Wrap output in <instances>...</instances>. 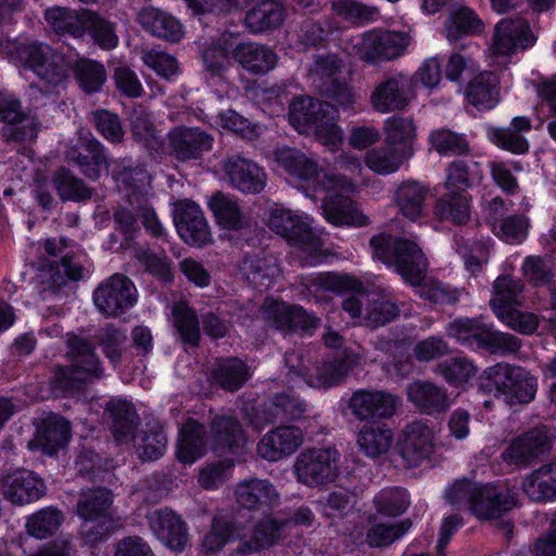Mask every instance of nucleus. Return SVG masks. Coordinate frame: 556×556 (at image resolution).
<instances>
[{"mask_svg": "<svg viewBox=\"0 0 556 556\" xmlns=\"http://www.w3.org/2000/svg\"><path fill=\"white\" fill-rule=\"evenodd\" d=\"M409 85V78L403 73L377 83L369 98L372 110L381 114L406 110L412 101Z\"/></svg>", "mask_w": 556, "mask_h": 556, "instance_id": "15", "label": "nucleus"}, {"mask_svg": "<svg viewBox=\"0 0 556 556\" xmlns=\"http://www.w3.org/2000/svg\"><path fill=\"white\" fill-rule=\"evenodd\" d=\"M494 298L491 306L496 316H505V312L520 305L522 285L509 276H501L494 281Z\"/></svg>", "mask_w": 556, "mask_h": 556, "instance_id": "58", "label": "nucleus"}, {"mask_svg": "<svg viewBox=\"0 0 556 556\" xmlns=\"http://www.w3.org/2000/svg\"><path fill=\"white\" fill-rule=\"evenodd\" d=\"M149 526L154 535L170 549H185L189 536L185 521L172 509L162 508L151 511L148 516Z\"/></svg>", "mask_w": 556, "mask_h": 556, "instance_id": "27", "label": "nucleus"}, {"mask_svg": "<svg viewBox=\"0 0 556 556\" xmlns=\"http://www.w3.org/2000/svg\"><path fill=\"white\" fill-rule=\"evenodd\" d=\"M409 159L408 149H397L392 146L371 149L365 156L366 165L378 174L396 172Z\"/></svg>", "mask_w": 556, "mask_h": 556, "instance_id": "55", "label": "nucleus"}, {"mask_svg": "<svg viewBox=\"0 0 556 556\" xmlns=\"http://www.w3.org/2000/svg\"><path fill=\"white\" fill-rule=\"evenodd\" d=\"M45 18L56 33H67L76 38L84 35L81 13L64 7L47 9Z\"/></svg>", "mask_w": 556, "mask_h": 556, "instance_id": "62", "label": "nucleus"}, {"mask_svg": "<svg viewBox=\"0 0 556 556\" xmlns=\"http://www.w3.org/2000/svg\"><path fill=\"white\" fill-rule=\"evenodd\" d=\"M129 123L135 141L151 150H156L162 144V136L152 122L150 113L143 106L138 105L132 109Z\"/></svg>", "mask_w": 556, "mask_h": 556, "instance_id": "53", "label": "nucleus"}, {"mask_svg": "<svg viewBox=\"0 0 556 556\" xmlns=\"http://www.w3.org/2000/svg\"><path fill=\"white\" fill-rule=\"evenodd\" d=\"M467 101L480 111L491 110L500 102V78L494 72H482L467 85Z\"/></svg>", "mask_w": 556, "mask_h": 556, "instance_id": "41", "label": "nucleus"}, {"mask_svg": "<svg viewBox=\"0 0 556 556\" xmlns=\"http://www.w3.org/2000/svg\"><path fill=\"white\" fill-rule=\"evenodd\" d=\"M235 496L240 507L262 515L269 514L280 503L279 492L267 479L250 478L239 482Z\"/></svg>", "mask_w": 556, "mask_h": 556, "instance_id": "19", "label": "nucleus"}, {"mask_svg": "<svg viewBox=\"0 0 556 556\" xmlns=\"http://www.w3.org/2000/svg\"><path fill=\"white\" fill-rule=\"evenodd\" d=\"M447 334L458 341L477 345L491 354L514 353L520 348L517 337L494 331L476 319L463 318L453 321L447 327Z\"/></svg>", "mask_w": 556, "mask_h": 556, "instance_id": "7", "label": "nucleus"}, {"mask_svg": "<svg viewBox=\"0 0 556 556\" xmlns=\"http://www.w3.org/2000/svg\"><path fill=\"white\" fill-rule=\"evenodd\" d=\"M311 285L315 288V291L336 293L352 291L342 301V308L358 325L375 329L392 323L400 315L396 303L381 296L370 299L362 291V283L352 276L323 273L314 277Z\"/></svg>", "mask_w": 556, "mask_h": 556, "instance_id": "1", "label": "nucleus"}, {"mask_svg": "<svg viewBox=\"0 0 556 556\" xmlns=\"http://www.w3.org/2000/svg\"><path fill=\"white\" fill-rule=\"evenodd\" d=\"M287 16L282 0H257L245 13L244 25L253 34L279 28Z\"/></svg>", "mask_w": 556, "mask_h": 556, "instance_id": "34", "label": "nucleus"}, {"mask_svg": "<svg viewBox=\"0 0 556 556\" xmlns=\"http://www.w3.org/2000/svg\"><path fill=\"white\" fill-rule=\"evenodd\" d=\"M65 157L92 181L99 180L102 173L109 172L105 147L93 137L83 138L79 147H72L66 151Z\"/></svg>", "mask_w": 556, "mask_h": 556, "instance_id": "23", "label": "nucleus"}, {"mask_svg": "<svg viewBox=\"0 0 556 556\" xmlns=\"http://www.w3.org/2000/svg\"><path fill=\"white\" fill-rule=\"evenodd\" d=\"M63 522V514L54 507H46L27 519L26 528L31 536L46 539L52 535Z\"/></svg>", "mask_w": 556, "mask_h": 556, "instance_id": "64", "label": "nucleus"}, {"mask_svg": "<svg viewBox=\"0 0 556 556\" xmlns=\"http://www.w3.org/2000/svg\"><path fill=\"white\" fill-rule=\"evenodd\" d=\"M138 23L154 37L169 42H178L184 37L181 23L162 10L148 7L138 13Z\"/></svg>", "mask_w": 556, "mask_h": 556, "instance_id": "39", "label": "nucleus"}, {"mask_svg": "<svg viewBox=\"0 0 556 556\" xmlns=\"http://www.w3.org/2000/svg\"><path fill=\"white\" fill-rule=\"evenodd\" d=\"M445 496L457 508L468 507L480 520L500 518L518 504V493L513 486L481 484L466 479L456 481Z\"/></svg>", "mask_w": 556, "mask_h": 556, "instance_id": "2", "label": "nucleus"}, {"mask_svg": "<svg viewBox=\"0 0 556 556\" xmlns=\"http://www.w3.org/2000/svg\"><path fill=\"white\" fill-rule=\"evenodd\" d=\"M397 452L408 467H416L433 452V432L421 420L405 426L397 439Z\"/></svg>", "mask_w": 556, "mask_h": 556, "instance_id": "17", "label": "nucleus"}, {"mask_svg": "<svg viewBox=\"0 0 556 556\" xmlns=\"http://www.w3.org/2000/svg\"><path fill=\"white\" fill-rule=\"evenodd\" d=\"M428 193V186L417 180H406L395 191V204L404 217L416 220L424 215Z\"/></svg>", "mask_w": 556, "mask_h": 556, "instance_id": "43", "label": "nucleus"}, {"mask_svg": "<svg viewBox=\"0 0 556 556\" xmlns=\"http://www.w3.org/2000/svg\"><path fill=\"white\" fill-rule=\"evenodd\" d=\"M15 50L21 65L31 71L43 85L56 87L67 79L70 63L51 46L30 41L18 43Z\"/></svg>", "mask_w": 556, "mask_h": 556, "instance_id": "5", "label": "nucleus"}, {"mask_svg": "<svg viewBox=\"0 0 556 556\" xmlns=\"http://www.w3.org/2000/svg\"><path fill=\"white\" fill-rule=\"evenodd\" d=\"M485 374L490 384L510 405L529 403L535 395V379L521 367L500 363L489 368Z\"/></svg>", "mask_w": 556, "mask_h": 556, "instance_id": "11", "label": "nucleus"}, {"mask_svg": "<svg viewBox=\"0 0 556 556\" xmlns=\"http://www.w3.org/2000/svg\"><path fill=\"white\" fill-rule=\"evenodd\" d=\"M175 225L181 239L192 245L203 247L212 241L206 218L192 201H180L175 210Z\"/></svg>", "mask_w": 556, "mask_h": 556, "instance_id": "21", "label": "nucleus"}, {"mask_svg": "<svg viewBox=\"0 0 556 556\" xmlns=\"http://www.w3.org/2000/svg\"><path fill=\"white\" fill-rule=\"evenodd\" d=\"M409 42L410 37L406 33L372 29L364 33L353 49L361 61L376 65L403 55Z\"/></svg>", "mask_w": 556, "mask_h": 556, "instance_id": "9", "label": "nucleus"}, {"mask_svg": "<svg viewBox=\"0 0 556 556\" xmlns=\"http://www.w3.org/2000/svg\"><path fill=\"white\" fill-rule=\"evenodd\" d=\"M268 225L277 235L294 244L314 248L317 241V237L313 233L311 226L291 211H273Z\"/></svg>", "mask_w": 556, "mask_h": 556, "instance_id": "33", "label": "nucleus"}, {"mask_svg": "<svg viewBox=\"0 0 556 556\" xmlns=\"http://www.w3.org/2000/svg\"><path fill=\"white\" fill-rule=\"evenodd\" d=\"M131 439L135 440L138 456L142 460H155L166 450L167 437L157 422L146 424V428Z\"/></svg>", "mask_w": 556, "mask_h": 556, "instance_id": "51", "label": "nucleus"}, {"mask_svg": "<svg viewBox=\"0 0 556 556\" xmlns=\"http://www.w3.org/2000/svg\"><path fill=\"white\" fill-rule=\"evenodd\" d=\"M386 142L397 149H408L409 157L414 153L413 144L417 136V127L412 117L394 115L384 121Z\"/></svg>", "mask_w": 556, "mask_h": 556, "instance_id": "52", "label": "nucleus"}, {"mask_svg": "<svg viewBox=\"0 0 556 556\" xmlns=\"http://www.w3.org/2000/svg\"><path fill=\"white\" fill-rule=\"evenodd\" d=\"M352 182L344 175H323L318 190L325 192L323 214L333 225H363L365 217L359 214L346 194Z\"/></svg>", "mask_w": 556, "mask_h": 556, "instance_id": "6", "label": "nucleus"}, {"mask_svg": "<svg viewBox=\"0 0 556 556\" xmlns=\"http://www.w3.org/2000/svg\"><path fill=\"white\" fill-rule=\"evenodd\" d=\"M339 453L332 448H309L301 452L293 464L298 482L317 488L333 482L339 476Z\"/></svg>", "mask_w": 556, "mask_h": 556, "instance_id": "8", "label": "nucleus"}, {"mask_svg": "<svg viewBox=\"0 0 556 556\" xmlns=\"http://www.w3.org/2000/svg\"><path fill=\"white\" fill-rule=\"evenodd\" d=\"M275 157L291 176L306 182L317 191L323 181V175H330L319 168L317 162L304 152L293 148H281L275 152Z\"/></svg>", "mask_w": 556, "mask_h": 556, "instance_id": "29", "label": "nucleus"}, {"mask_svg": "<svg viewBox=\"0 0 556 556\" xmlns=\"http://www.w3.org/2000/svg\"><path fill=\"white\" fill-rule=\"evenodd\" d=\"M93 303L105 317H118L137 303V289L123 274H114L93 291Z\"/></svg>", "mask_w": 556, "mask_h": 556, "instance_id": "13", "label": "nucleus"}, {"mask_svg": "<svg viewBox=\"0 0 556 556\" xmlns=\"http://www.w3.org/2000/svg\"><path fill=\"white\" fill-rule=\"evenodd\" d=\"M239 267L249 280L261 285L278 273L275 258L271 255H244Z\"/></svg>", "mask_w": 556, "mask_h": 556, "instance_id": "63", "label": "nucleus"}, {"mask_svg": "<svg viewBox=\"0 0 556 556\" xmlns=\"http://www.w3.org/2000/svg\"><path fill=\"white\" fill-rule=\"evenodd\" d=\"M106 412L112 419L111 430L116 441L128 442L134 438L140 419L130 402L112 399L106 404Z\"/></svg>", "mask_w": 556, "mask_h": 556, "instance_id": "44", "label": "nucleus"}, {"mask_svg": "<svg viewBox=\"0 0 556 556\" xmlns=\"http://www.w3.org/2000/svg\"><path fill=\"white\" fill-rule=\"evenodd\" d=\"M216 225L222 230L241 232L252 227V218L233 195L216 192L208 200Z\"/></svg>", "mask_w": 556, "mask_h": 556, "instance_id": "26", "label": "nucleus"}, {"mask_svg": "<svg viewBox=\"0 0 556 556\" xmlns=\"http://www.w3.org/2000/svg\"><path fill=\"white\" fill-rule=\"evenodd\" d=\"M214 450L236 453L247 443V435L240 420L233 415H215L210 421Z\"/></svg>", "mask_w": 556, "mask_h": 556, "instance_id": "35", "label": "nucleus"}, {"mask_svg": "<svg viewBox=\"0 0 556 556\" xmlns=\"http://www.w3.org/2000/svg\"><path fill=\"white\" fill-rule=\"evenodd\" d=\"M374 257L395 266L405 281L420 286L427 271V260L421 249L407 239L381 232L370 239Z\"/></svg>", "mask_w": 556, "mask_h": 556, "instance_id": "4", "label": "nucleus"}, {"mask_svg": "<svg viewBox=\"0 0 556 556\" xmlns=\"http://www.w3.org/2000/svg\"><path fill=\"white\" fill-rule=\"evenodd\" d=\"M522 490L534 502L556 497V463L544 465L526 477Z\"/></svg>", "mask_w": 556, "mask_h": 556, "instance_id": "47", "label": "nucleus"}, {"mask_svg": "<svg viewBox=\"0 0 556 556\" xmlns=\"http://www.w3.org/2000/svg\"><path fill=\"white\" fill-rule=\"evenodd\" d=\"M338 29L331 18L314 20L306 17L298 26L296 42L306 48L325 47L330 36Z\"/></svg>", "mask_w": 556, "mask_h": 556, "instance_id": "49", "label": "nucleus"}, {"mask_svg": "<svg viewBox=\"0 0 556 556\" xmlns=\"http://www.w3.org/2000/svg\"><path fill=\"white\" fill-rule=\"evenodd\" d=\"M535 37L523 18H503L495 26L493 48L495 53L511 54L532 46Z\"/></svg>", "mask_w": 556, "mask_h": 556, "instance_id": "30", "label": "nucleus"}, {"mask_svg": "<svg viewBox=\"0 0 556 556\" xmlns=\"http://www.w3.org/2000/svg\"><path fill=\"white\" fill-rule=\"evenodd\" d=\"M79 87L86 93L98 92L106 79V71L98 61L87 58L77 59L70 64Z\"/></svg>", "mask_w": 556, "mask_h": 556, "instance_id": "56", "label": "nucleus"}, {"mask_svg": "<svg viewBox=\"0 0 556 556\" xmlns=\"http://www.w3.org/2000/svg\"><path fill=\"white\" fill-rule=\"evenodd\" d=\"M113 495L104 488L87 490L80 493L77 502V514L86 522H94L97 526H85L84 534L89 543L103 540L112 528L111 506Z\"/></svg>", "mask_w": 556, "mask_h": 556, "instance_id": "10", "label": "nucleus"}, {"mask_svg": "<svg viewBox=\"0 0 556 556\" xmlns=\"http://www.w3.org/2000/svg\"><path fill=\"white\" fill-rule=\"evenodd\" d=\"M81 21L84 33L88 31L94 43L102 49L110 50L117 46L118 37L113 23L89 10L81 11Z\"/></svg>", "mask_w": 556, "mask_h": 556, "instance_id": "59", "label": "nucleus"}, {"mask_svg": "<svg viewBox=\"0 0 556 556\" xmlns=\"http://www.w3.org/2000/svg\"><path fill=\"white\" fill-rule=\"evenodd\" d=\"M0 122L5 124L0 129L5 142L35 140L41 127L35 116L23 112L20 100L9 96L0 97Z\"/></svg>", "mask_w": 556, "mask_h": 556, "instance_id": "14", "label": "nucleus"}, {"mask_svg": "<svg viewBox=\"0 0 556 556\" xmlns=\"http://www.w3.org/2000/svg\"><path fill=\"white\" fill-rule=\"evenodd\" d=\"M206 452V428L188 418L179 430L177 457L182 463H193Z\"/></svg>", "mask_w": 556, "mask_h": 556, "instance_id": "42", "label": "nucleus"}, {"mask_svg": "<svg viewBox=\"0 0 556 556\" xmlns=\"http://www.w3.org/2000/svg\"><path fill=\"white\" fill-rule=\"evenodd\" d=\"M306 410L305 404L292 394L282 392L267 399L255 407L244 404L242 412L249 424L256 430L266 425L301 418Z\"/></svg>", "mask_w": 556, "mask_h": 556, "instance_id": "12", "label": "nucleus"}, {"mask_svg": "<svg viewBox=\"0 0 556 556\" xmlns=\"http://www.w3.org/2000/svg\"><path fill=\"white\" fill-rule=\"evenodd\" d=\"M406 393L408 401L427 415L443 413L451 405L446 389L428 380H416L409 383Z\"/></svg>", "mask_w": 556, "mask_h": 556, "instance_id": "36", "label": "nucleus"}, {"mask_svg": "<svg viewBox=\"0 0 556 556\" xmlns=\"http://www.w3.org/2000/svg\"><path fill=\"white\" fill-rule=\"evenodd\" d=\"M70 435V422L63 417L51 415L41 421L36 437L29 441V447L36 446L48 455H54L65 447Z\"/></svg>", "mask_w": 556, "mask_h": 556, "instance_id": "37", "label": "nucleus"}, {"mask_svg": "<svg viewBox=\"0 0 556 556\" xmlns=\"http://www.w3.org/2000/svg\"><path fill=\"white\" fill-rule=\"evenodd\" d=\"M66 338L67 357L71 365L96 378H100L102 369L94 352V344L89 339L75 333H67Z\"/></svg>", "mask_w": 556, "mask_h": 556, "instance_id": "46", "label": "nucleus"}, {"mask_svg": "<svg viewBox=\"0 0 556 556\" xmlns=\"http://www.w3.org/2000/svg\"><path fill=\"white\" fill-rule=\"evenodd\" d=\"M113 178L126 190L129 205L149 200L151 176L140 162L126 157L117 160L113 168Z\"/></svg>", "mask_w": 556, "mask_h": 556, "instance_id": "22", "label": "nucleus"}, {"mask_svg": "<svg viewBox=\"0 0 556 556\" xmlns=\"http://www.w3.org/2000/svg\"><path fill=\"white\" fill-rule=\"evenodd\" d=\"M233 59L248 72L264 75L278 61L277 54L268 47L255 42L239 43L232 51Z\"/></svg>", "mask_w": 556, "mask_h": 556, "instance_id": "40", "label": "nucleus"}, {"mask_svg": "<svg viewBox=\"0 0 556 556\" xmlns=\"http://www.w3.org/2000/svg\"><path fill=\"white\" fill-rule=\"evenodd\" d=\"M393 442V432L387 425H365L357 434V445L368 457L387 454Z\"/></svg>", "mask_w": 556, "mask_h": 556, "instance_id": "48", "label": "nucleus"}, {"mask_svg": "<svg viewBox=\"0 0 556 556\" xmlns=\"http://www.w3.org/2000/svg\"><path fill=\"white\" fill-rule=\"evenodd\" d=\"M289 121L301 134L313 130L324 146L336 148L342 141V130L336 123L337 110L328 102L298 97L290 103Z\"/></svg>", "mask_w": 556, "mask_h": 556, "instance_id": "3", "label": "nucleus"}, {"mask_svg": "<svg viewBox=\"0 0 556 556\" xmlns=\"http://www.w3.org/2000/svg\"><path fill=\"white\" fill-rule=\"evenodd\" d=\"M556 430L546 426L535 427L515 439L506 451L515 464H529L551 450Z\"/></svg>", "mask_w": 556, "mask_h": 556, "instance_id": "24", "label": "nucleus"}, {"mask_svg": "<svg viewBox=\"0 0 556 556\" xmlns=\"http://www.w3.org/2000/svg\"><path fill=\"white\" fill-rule=\"evenodd\" d=\"M250 377V367L238 357L216 358L211 368L212 383L227 392L238 391Z\"/></svg>", "mask_w": 556, "mask_h": 556, "instance_id": "38", "label": "nucleus"}, {"mask_svg": "<svg viewBox=\"0 0 556 556\" xmlns=\"http://www.w3.org/2000/svg\"><path fill=\"white\" fill-rule=\"evenodd\" d=\"M168 141L177 160L189 161L211 150L214 139L199 127L177 126L169 131Z\"/></svg>", "mask_w": 556, "mask_h": 556, "instance_id": "28", "label": "nucleus"}, {"mask_svg": "<svg viewBox=\"0 0 556 556\" xmlns=\"http://www.w3.org/2000/svg\"><path fill=\"white\" fill-rule=\"evenodd\" d=\"M224 169L231 186L241 192L258 193L265 187L266 175L263 169L239 154L228 156Z\"/></svg>", "mask_w": 556, "mask_h": 556, "instance_id": "31", "label": "nucleus"}, {"mask_svg": "<svg viewBox=\"0 0 556 556\" xmlns=\"http://www.w3.org/2000/svg\"><path fill=\"white\" fill-rule=\"evenodd\" d=\"M410 519H404L395 523H374L366 533V543L370 547H384L403 536L412 527Z\"/></svg>", "mask_w": 556, "mask_h": 556, "instance_id": "61", "label": "nucleus"}, {"mask_svg": "<svg viewBox=\"0 0 556 556\" xmlns=\"http://www.w3.org/2000/svg\"><path fill=\"white\" fill-rule=\"evenodd\" d=\"M0 491L12 504L25 505L40 500L46 493V485L35 472L18 469L0 476Z\"/></svg>", "mask_w": 556, "mask_h": 556, "instance_id": "20", "label": "nucleus"}, {"mask_svg": "<svg viewBox=\"0 0 556 556\" xmlns=\"http://www.w3.org/2000/svg\"><path fill=\"white\" fill-rule=\"evenodd\" d=\"M174 327L182 344L198 346L200 342V327L195 312L186 303L179 302L172 309Z\"/></svg>", "mask_w": 556, "mask_h": 556, "instance_id": "60", "label": "nucleus"}, {"mask_svg": "<svg viewBox=\"0 0 556 556\" xmlns=\"http://www.w3.org/2000/svg\"><path fill=\"white\" fill-rule=\"evenodd\" d=\"M434 215L442 222L466 224L469 219V202L467 193L447 192L434 206Z\"/></svg>", "mask_w": 556, "mask_h": 556, "instance_id": "57", "label": "nucleus"}, {"mask_svg": "<svg viewBox=\"0 0 556 556\" xmlns=\"http://www.w3.org/2000/svg\"><path fill=\"white\" fill-rule=\"evenodd\" d=\"M303 443L302 430L293 426H279L260 440L256 453L263 459L277 462L293 454Z\"/></svg>", "mask_w": 556, "mask_h": 556, "instance_id": "25", "label": "nucleus"}, {"mask_svg": "<svg viewBox=\"0 0 556 556\" xmlns=\"http://www.w3.org/2000/svg\"><path fill=\"white\" fill-rule=\"evenodd\" d=\"M83 273L84 267L66 254L61 262L53 261L39 269L37 278L40 292L56 294L67 285V280H80Z\"/></svg>", "mask_w": 556, "mask_h": 556, "instance_id": "32", "label": "nucleus"}, {"mask_svg": "<svg viewBox=\"0 0 556 556\" xmlns=\"http://www.w3.org/2000/svg\"><path fill=\"white\" fill-rule=\"evenodd\" d=\"M52 186L59 198L65 201L84 202L91 199L93 189L68 168L61 167L52 176Z\"/></svg>", "mask_w": 556, "mask_h": 556, "instance_id": "50", "label": "nucleus"}, {"mask_svg": "<svg viewBox=\"0 0 556 556\" xmlns=\"http://www.w3.org/2000/svg\"><path fill=\"white\" fill-rule=\"evenodd\" d=\"M263 314L269 326L285 333L308 331L318 327L320 319L307 314L302 307L286 302L266 301Z\"/></svg>", "mask_w": 556, "mask_h": 556, "instance_id": "18", "label": "nucleus"}, {"mask_svg": "<svg viewBox=\"0 0 556 556\" xmlns=\"http://www.w3.org/2000/svg\"><path fill=\"white\" fill-rule=\"evenodd\" d=\"M400 405V399L382 390H358L349 401L352 415L361 420H379L392 417Z\"/></svg>", "mask_w": 556, "mask_h": 556, "instance_id": "16", "label": "nucleus"}, {"mask_svg": "<svg viewBox=\"0 0 556 556\" xmlns=\"http://www.w3.org/2000/svg\"><path fill=\"white\" fill-rule=\"evenodd\" d=\"M93 379L97 378L76 368V366H59L53 372L50 384L54 395L64 396L83 390Z\"/></svg>", "mask_w": 556, "mask_h": 556, "instance_id": "54", "label": "nucleus"}, {"mask_svg": "<svg viewBox=\"0 0 556 556\" xmlns=\"http://www.w3.org/2000/svg\"><path fill=\"white\" fill-rule=\"evenodd\" d=\"M359 363V356L349 350L338 353L332 359L317 367L314 386L329 388L344 380L349 372ZM313 384L312 381H309Z\"/></svg>", "mask_w": 556, "mask_h": 556, "instance_id": "45", "label": "nucleus"}]
</instances>
